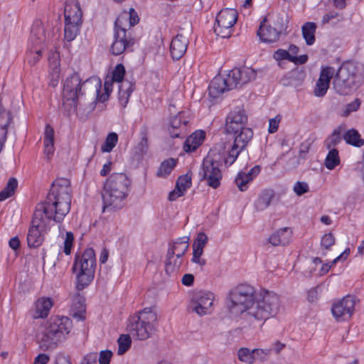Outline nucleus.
<instances>
[{
  "mask_svg": "<svg viewBox=\"0 0 364 364\" xmlns=\"http://www.w3.org/2000/svg\"><path fill=\"white\" fill-rule=\"evenodd\" d=\"M114 181L109 177L108 178L105 184L102 191V198L103 201V212H112L114 210L113 196H114Z\"/></svg>",
  "mask_w": 364,
  "mask_h": 364,
  "instance_id": "nucleus-25",
  "label": "nucleus"
},
{
  "mask_svg": "<svg viewBox=\"0 0 364 364\" xmlns=\"http://www.w3.org/2000/svg\"><path fill=\"white\" fill-rule=\"evenodd\" d=\"M205 137V133L203 131H196L186 139L183 144L184 151L187 153L196 151L201 145Z\"/></svg>",
  "mask_w": 364,
  "mask_h": 364,
  "instance_id": "nucleus-31",
  "label": "nucleus"
},
{
  "mask_svg": "<svg viewBox=\"0 0 364 364\" xmlns=\"http://www.w3.org/2000/svg\"><path fill=\"white\" fill-rule=\"evenodd\" d=\"M291 235L290 228H280L269 236V242L273 246L287 245L290 242Z\"/></svg>",
  "mask_w": 364,
  "mask_h": 364,
  "instance_id": "nucleus-26",
  "label": "nucleus"
},
{
  "mask_svg": "<svg viewBox=\"0 0 364 364\" xmlns=\"http://www.w3.org/2000/svg\"><path fill=\"white\" fill-rule=\"evenodd\" d=\"M117 354L123 355L131 348L132 338L129 334H122L117 339Z\"/></svg>",
  "mask_w": 364,
  "mask_h": 364,
  "instance_id": "nucleus-42",
  "label": "nucleus"
},
{
  "mask_svg": "<svg viewBox=\"0 0 364 364\" xmlns=\"http://www.w3.org/2000/svg\"><path fill=\"white\" fill-rule=\"evenodd\" d=\"M81 364H98V355L96 353H90L84 356Z\"/></svg>",
  "mask_w": 364,
  "mask_h": 364,
  "instance_id": "nucleus-58",
  "label": "nucleus"
},
{
  "mask_svg": "<svg viewBox=\"0 0 364 364\" xmlns=\"http://www.w3.org/2000/svg\"><path fill=\"white\" fill-rule=\"evenodd\" d=\"M229 74L226 75L215 76L210 82L208 87L209 95L212 98H218L224 92L232 90L234 86H230L232 84L230 79H229Z\"/></svg>",
  "mask_w": 364,
  "mask_h": 364,
  "instance_id": "nucleus-19",
  "label": "nucleus"
},
{
  "mask_svg": "<svg viewBox=\"0 0 364 364\" xmlns=\"http://www.w3.org/2000/svg\"><path fill=\"white\" fill-rule=\"evenodd\" d=\"M280 117H275L274 118L270 119L269 120V128L268 131L269 133H274L277 131L279 127V124L280 122Z\"/></svg>",
  "mask_w": 364,
  "mask_h": 364,
  "instance_id": "nucleus-59",
  "label": "nucleus"
},
{
  "mask_svg": "<svg viewBox=\"0 0 364 364\" xmlns=\"http://www.w3.org/2000/svg\"><path fill=\"white\" fill-rule=\"evenodd\" d=\"M280 35L272 24H268L267 18L261 21L257 31V36L262 41L266 43L275 42L279 40Z\"/></svg>",
  "mask_w": 364,
  "mask_h": 364,
  "instance_id": "nucleus-23",
  "label": "nucleus"
},
{
  "mask_svg": "<svg viewBox=\"0 0 364 364\" xmlns=\"http://www.w3.org/2000/svg\"><path fill=\"white\" fill-rule=\"evenodd\" d=\"M293 190L297 196H301L309 191V186L306 182L297 181L294 183Z\"/></svg>",
  "mask_w": 364,
  "mask_h": 364,
  "instance_id": "nucleus-51",
  "label": "nucleus"
},
{
  "mask_svg": "<svg viewBox=\"0 0 364 364\" xmlns=\"http://www.w3.org/2000/svg\"><path fill=\"white\" fill-rule=\"evenodd\" d=\"M130 181L124 173H115V208L120 209L126 204Z\"/></svg>",
  "mask_w": 364,
  "mask_h": 364,
  "instance_id": "nucleus-17",
  "label": "nucleus"
},
{
  "mask_svg": "<svg viewBox=\"0 0 364 364\" xmlns=\"http://www.w3.org/2000/svg\"><path fill=\"white\" fill-rule=\"evenodd\" d=\"M360 106V100L359 99H355L354 101L348 103L346 106V109L343 112V115L347 117L351 112L357 111Z\"/></svg>",
  "mask_w": 364,
  "mask_h": 364,
  "instance_id": "nucleus-53",
  "label": "nucleus"
},
{
  "mask_svg": "<svg viewBox=\"0 0 364 364\" xmlns=\"http://www.w3.org/2000/svg\"><path fill=\"white\" fill-rule=\"evenodd\" d=\"M50 357L46 353L38 354L34 359L33 364H47L49 362Z\"/></svg>",
  "mask_w": 364,
  "mask_h": 364,
  "instance_id": "nucleus-60",
  "label": "nucleus"
},
{
  "mask_svg": "<svg viewBox=\"0 0 364 364\" xmlns=\"http://www.w3.org/2000/svg\"><path fill=\"white\" fill-rule=\"evenodd\" d=\"M200 175L202 176V180L205 181L210 187L213 188H218L223 178L220 163L209 157L204 159Z\"/></svg>",
  "mask_w": 364,
  "mask_h": 364,
  "instance_id": "nucleus-12",
  "label": "nucleus"
},
{
  "mask_svg": "<svg viewBox=\"0 0 364 364\" xmlns=\"http://www.w3.org/2000/svg\"><path fill=\"white\" fill-rule=\"evenodd\" d=\"M336 239L331 232L325 234L321 240V246L326 250H328L335 244Z\"/></svg>",
  "mask_w": 364,
  "mask_h": 364,
  "instance_id": "nucleus-50",
  "label": "nucleus"
},
{
  "mask_svg": "<svg viewBox=\"0 0 364 364\" xmlns=\"http://www.w3.org/2000/svg\"><path fill=\"white\" fill-rule=\"evenodd\" d=\"M70 314L78 321H82L86 318L85 298L80 294H75L72 297Z\"/></svg>",
  "mask_w": 364,
  "mask_h": 364,
  "instance_id": "nucleus-24",
  "label": "nucleus"
},
{
  "mask_svg": "<svg viewBox=\"0 0 364 364\" xmlns=\"http://www.w3.org/2000/svg\"><path fill=\"white\" fill-rule=\"evenodd\" d=\"M208 240V236L204 232H199L194 240L193 246L204 248Z\"/></svg>",
  "mask_w": 364,
  "mask_h": 364,
  "instance_id": "nucleus-54",
  "label": "nucleus"
},
{
  "mask_svg": "<svg viewBox=\"0 0 364 364\" xmlns=\"http://www.w3.org/2000/svg\"><path fill=\"white\" fill-rule=\"evenodd\" d=\"M73 328V322L67 316H54L45 322L41 331L36 334L43 350L53 349L58 343L65 340Z\"/></svg>",
  "mask_w": 364,
  "mask_h": 364,
  "instance_id": "nucleus-5",
  "label": "nucleus"
},
{
  "mask_svg": "<svg viewBox=\"0 0 364 364\" xmlns=\"http://www.w3.org/2000/svg\"><path fill=\"white\" fill-rule=\"evenodd\" d=\"M82 11L77 0H66L64 9L65 39L73 41L80 32L82 23Z\"/></svg>",
  "mask_w": 364,
  "mask_h": 364,
  "instance_id": "nucleus-10",
  "label": "nucleus"
},
{
  "mask_svg": "<svg viewBox=\"0 0 364 364\" xmlns=\"http://www.w3.org/2000/svg\"><path fill=\"white\" fill-rule=\"evenodd\" d=\"M243 149L244 148L240 147L238 144L233 142L230 149L228 151V156L224 160L225 165H232Z\"/></svg>",
  "mask_w": 364,
  "mask_h": 364,
  "instance_id": "nucleus-43",
  "label": "nucleus"
},
{
  "mask_svg": "<svg viewBox=\"0 0 364 364\" xmlns=\"http://www.w3.org/2000/svg\"><path fill=\"white\" fill-rule=\"evenodd\" d=\"M274 58L277 60H288L290 61V59L292 58V55L286 50L278 49L274 53Z\"/></svg>",
  "mask_w": 364,
  "mask_h": 364,
  "instance_id": "nucleus-56",
  "label": "nucleus"
},
{
  "mask_svg": "<svg viewBox=\"0 0 364 364\" xmlns=\"http://www.w3.org/2000/svg\"><path fill=\"white\" fill-rule=\"evenodd\" d=\"M260 167L255 166L247 172H240L235 178V183L241 191H245L247 188V183L253 180V178L259 174Z\"/></svg>",
  "mask_w": 364,
  "mask_h": 364,
  "instance_id": "nucleus-27",
  "label": "nucleus"
},
{
  "mask_svg": "<svg viewBox=\"0 0 364 364\" xmlns=\"http://www.w3.org/2000/svg\"><path fill=\"white\" fill-rule=\"evenodd\" d=\"M18 182L14 177H11L3 190L0 191V201H4L12 197L18 188Z\"/></svg>",
  "mask_w": 364,
  "mask_h": 364,
  "instance_id": "nucleus-34",
  "label": "nucleus"
},
{
  "mask_svg": "<svg viewBox=\"0 0 364 364\" xmlns=\"http://www.w3.org/2000/svg\"><path fill=\"white\" fill-rule=\"evenodd\" d=\"M141 141L135 146L134 154L137 156H141L146 153L148 150V141L146 133L142 132L141 133Z\"/></svg>",
  "mask_w": 364,
  "mask_h": 364,
  "instance_id": "nucleus-46",
  "label": "nucleus"
},
{
  "mask_svg": "<svg viewBox=\"0 0 364 364\" xmlns=\"http://www.w3.org/2000/svg\"><path fill=\"white\" fill-rule=\"evenodd\" d=\"M228 74L229 79L232 82L230 86H234L235 88L249 82L256 77V71L249 67L235 68L230 70Z\"/></svg>",
  "mask_w": 364,
  "mask_h": 364,
  "instance_id": "nucleus-18",
  "label": "nucleus"
},
{
  "mask_svg": "<svg viewBox=\"0 0 364 364\" xmlns=\"http://www.w3.org/2000/svg\"><path fill=\"white\" fill-rule=\"evenodd\" d=\"M247 128L246 127H242V125H239L238 123H233L231 119L227 117L226 119V124H225V131L228 134H236L242 130V129Z\"/></svg>",
  "mask_w": 364,
  "mask_h": 364,
  "instance_id": "nucleus-49",
  "label": "nucleus"
},
{
  "mask_svg": "<svg viewBox=\"0 0 364 364\" xmlns=\"http://www.w3.org/2000/svg\"><path fill=\"white\" fill-rule=\"evenodd\" d=\"M308 60V55H301L300 56H294L292 55L291 59H290V62L294 63L295 64H304Z\"/></svg>",
  "mask_w": 364,
  "mask_h": 364,
  "instance_id": "nucleus-64",
  "label": "nucleus"
},
{
  "mask_svg": "<svg viewBox=\"0 0 364 364\" xmlns=\"http://www.w3.org/2000/svg\"><path fill=\"white\" fill-rule=\"evenodd\" d=\"M253 351L255 360L258 359L259 360L264 361L267 359V357L270 354L271 349L255 348L253 349Z\"/></svg>",
  "mask_w": 364,
  "mask_h": 364,
  "instance_id": "nucleus-57",
  "label": "nucleus"
},
{
  "mask_svg": "<svg viewBox=\"0 0 364 364\" xmlns=\"http://www.w3.org/2000/svg\"><path fill=\"white\" fill-rule=\"evenodd\" d=\"M237 358L241 362L247 364H252L255 360L253 350H250L249 348L245 347L240 348L237 350Z\"/></svg>",
  "mask_w": 364,
  "mask_h": 364,
  "instance_id": "nucleus-44",
  "label": "nucleus"
},
{
  "mask_svg": "<svg viewBox=\"0 0 364 364\" xmlns=\"http://www.w3.org/2000/svg\"><path fill=\"white\" fill-rule=\"evenodd\" d=\"M114 83V69L109 68L105 78L103 92L101 87V80L96 76H92L82 81L79 74L73 73L66 77L63 81V107L68 115L75 112L78 101L82 97L83 86L87 84L92 85L95 88L97 101L105 102L109 97L112 91Z\"/></svg>",
  "mask_w": 364,
  "mask_h": 364,
  "instance_id": "nucleus-4",
  "label": "nucleus"
},
{
  "mask_svg": "<svg viewBox=\"0 0 364 364\" xmlns=\"http://www.w3.org/2000/svg\"><path fill=\"white\" fill-rule=\"evenodd\" d=\"M158 326V316L152 308H145L130 316L127 330L138 340L145 341L151 337Z\"/></svg>",
  "mask_w": 364,
  "mask_h": 364,
  "instance_id": "nucleus-6",
  "label": "nucleus"
},
{
  "mask_svg": "<svg viewBox=\"0 0 364 364\" xmlns=\"http://www.w3.org/2000/svg\"><path fill=\"white\" fill-rule=\"evenodd\" d=\"M60 37V28L49 21L36 19L33 21L27 46V59L31 65L39 61L46 48H51L48 56L49 85L53 87L58 84L60 77V54L55 50Z\"/></svg>",
  "mask_w": 364,
  "mask_h": 364,
  "instance_id": "nucleus-3",
  "label": "nucleus"
},
{
  "mask_svg": "<svg viewBox=\"0 0 364 364\" xmlns=\"http://www.w3.org/2000/svg\"><path fill=\"white\" fill-rule=\"evenodd\" d=\"M54 152V130L50 124H46L43 137V153L47 160L51 159Z\"/></svg>",
  "mask_w": 364,
  "mask_h": 364,
  "instance_id": "nucleus-29",
  "label": "nucleus"
},
{
  "mask_svg": "<svg viewBox=\"0 0 364 364\" xmlns=\"http://www.w3.org/2000/svg\"><path fill=\"white\" fill-rule=\"evenodd\" d=\"M357 301L355 296L347 295L334 303L331 307V312L336 320L343 321L350 319L354 312Z\"/></svg>",
  "mask_w": 364,
  "mask_h": 364,
  "instance_id": "nucleus-15",
  "label": "nucleus"
},
{
  "mask_svg": "<svg viewBox=\"0 0 364 364\" xmlns=\"http://www.w3.org/2000/svg\"><path fill=\"white\" fill-rule=\"evenodd\" d=\"M54 305V299L50 296H41L33 303L29 314L33 319L46 318Z\"/></svg>",
  "mask_w": 364,
  "mask_h": 364,
  "instance_id": "nucleus-16",
  "label": "nucleus"
},
{
  "mask_svg": "<svg viewBox=\"0 0 364 364\" xmlns=\"http://www.w3.org/2000/svg\"><path fill=\"white\" fill-rule=\"evenodd\" d=\"M188 43V38L181 33L176 35L172 39L170 44V53L173 60H178L184 55Z\"/></svg>",
  "mask_w": 364,
  "mask_h": 364,
  "instance_id": "nucleus-22",
  "label": "nucleus"
},
{
  "mask_svg": "<svg viewBox=\"0 0 364 364\" xmlns=\"http://www.w3.org/2000/svg\"><path fill=\"white\" fill-rule=\"evenodd\" d=\"M214 295L210 291H199L196 292L191 302V311L198 316L210 314L213 311Z\"/></svg>",
  "mask_w": 364,
  "mask_h": 364,
  "instance_id": "nucleus-14",
  "label": "nucleus"
},
{
  "mask_svg": "<svg viewBox=\"0 0 364 364\" xmlns=\"http://www.w3.org/2000/svg\"><path fill=\"white\" fill-rule=\"evenodd\" d=\"M11 121V116L10 112L0 105V152L6 141L8 126Z\"/></svg>",
  "mask_w": 364,
  "mask_h": 364,
  "instance_id": "nucleus-30",
  "label": "nucleus"
},
{
  "mask_svg": "<svg viewBox=\"0 0 364 364\" xmlns=\"http://www.w3.org/2000/svg\"><path fill=\"white\" fill-rule=\"evenodd\" d=\"M55 364H72L68 356L59 353L56 355Z\"/></svg>",
  "mask_w": 364,
  "mask_h": 364,
  "instance_id": "nucleus-62",
  "label": "nucleus"
},
{
  "mask_svg": "<svg viewBox=\"0 0 364 364\" xmlns=\"http://www.w3.org/2000/svg\"><path fill=\"white\" fill-rule=\"evenodd\" d=\"M234 142L238 144L242 148H245L253 136V132L250 128L242 129L240 132L235 134Z\"/></svg>",
  "mask_w": 364,
  "mask_h": 364,
  "instance_id": "nucleus-37",
  "label": "nucleus"
},
{
  "mask_svg": "<svg viewBox=\"0 0 364 364\" xmlns=\"http://www.w3.org/2000/svg\"><path fill=\"white\" fill-rule=\"evenodd\" d=\"M176 165V160L168 159L163 161L157 171V176L159 177H166L171 173Z\"/></svg>",
  "mask_w": 364,
  "mask_h": 364,
  "instance_id": "nucleus-41",
  "label": "nucleus"
},
{
  "mask_svg": "<svg viewBox=\"0 0 364 364\" xmlns=\"http://www.w3.org/2000/svg\"><path fill=\"white\" fill-rule=\"evenodd\" d=\"M227 117L231 119L233 123H238L239 125H242V127H245L247 122V117L245 114L244 109L240 107H237L230 112Z\"/></svg>",
  "mask_w": 364,
  "mask_h": 364,
  "instance_id": "nucleus-39",
  "label": "nucleus"
},
{
  "mask_svg": "<svg viewBox=\"0 0 364 364\" xmlns=\"http://www.w3.org/2000/svg\"><path fill=\"white\" fill-rule=\"evenodd\" d=\"M191 186V176L186 173L178 177L176 181V187L183 191L184 193Z\"/></svg>",
  "mask_w": 364,
  "mask_h": 364,
  "instance_id": "nucleus-47",
  "label": "nucleus"
},
{
  "mask_svg": "<svg viewBox=\"0 0 364 364\" xmlns=\"http://www.w3.org/2000/svg\"><path fill=\"white\" fill-rule=\"evenodd\" d=\"M335 70L333 67L327 66L322 68L319 78L316 84L314 94L317 97L326 95L330 84V80L334 75Z\"/></svg>",
  "mask_w": 364,
  "mask_h": 364,
  "instance_id": "nucleus-21",
  "label": "nucleus"
},
{
  "mask_svg": "<svg viewBox=\"0 0 364 364\" xmlns=\"http://www.w3.org/2000/svg\"><path fill=\"white\" fill-rule=\"evenodd\" d=\"M95 266V253L92 248H87L81 256H76L73 271L76 277L77 290H82L93 280Z\"/></svg>",
  "mask_w": 364,
  "mask_h": 364,
  "instance_id": "nucleus-7",
  "label": "nucleus"
},
{
  "mask_svg": "<svg viewBox=\"0 0 364 364\" xmlns=\"http://www.w3.org/2000/svg\"><path fill=\"white\" fill-rule=\"evenodd\" d=\"M189 237L184 236L176 239V241L168 245L167 252L177 257L181 258L188 249Z\"/></svg>",
  "mask_w": 364,
  "mask_h": 364,
  "instance_id": "nucleus-28",
  "label": "nucleus"
},
{
  "mask_svg": "<svg viewBox=\"0 0 364 364\" xmlns=\"http://www.w3.org/2000/svg\"><path fill=\"white\" fill-rule=\"evenodd\" d=\"M341 127L335 129L332 134L325 140V146L328 149H334L333 147L341 143L342 140Z\"/></svg>",
  "mask_w": 364,
  "mask_h": 364,
  "instance_id": "nucleus-38",
  "label": "nucleus"
},
{
  "mask_svg": "<svg viewBox=\"0 0 364 364\" xmlns=\"http://www.w3.org/2000/svg\"><path fill=\"white\" fill-rule=\"evenodd\" d=\"M194 282V276L191 274H186L183 275L181 282L183 285L191 287Z\"/></svg>",
  "mask_w": 364,
  "mask_h": 364,
  "instance_id": "nucleus-63",
  "label": "nucleus"
},
{
  "mask_svg": "<svg viewBox=\"0 0 364 364\" xmlns=\"http://www.w3.org/2000/svg\"><path fill=\"white\" fill-rule=\"evenodd\" d=\"M74 242V235L73 233L70 231H68L65 233V236L64 237L63 245L62 247L63 252L65 254L67 257L70 255L71 250L73 247Z\"/></svg>",
  "mask_w": 364,
  "mask_h": 364,
  "instance_id": "nucleus-48",
  "label": "nucleus"
},
{
  "mask_svg": "<svg viewBox=\"0 0 364 364\" xmlns=\"http://www.w3.org/2000/svg\"><path fill=\"white\" fill-rule=\"evenodd\" d=\"M188 120L184 112H179L170 119L168 132L172 138L183 137L187 131Z\"/></svg>",
  "mask_w": 364,
  "mask_h": 364,
  "instance_id": "nucleus-20",
  "label": "nucleus"
},
{
  "mask_svg": "<svg viewBox=\"0 0 364 364\" xmlns=\"http://www.w3.org/2000/svg\"><path fill=\"white\" fill-rule=\"evenodd\" d=\"M112 357V352L109 350H102L98 356L99 364H109Z\"/></svg>",
  "mask_w": 364,
  "mask_h": 364,
  "instance_id": "nucleus-55",
  "label": "nucleus"
},
{
  "mask_svg": "<svg viewBox=\"0 0 364 364\" xmlns=\"http://www.w3.org/2000/svg\"><path fill=\"white\" fill-rule=\"evenodd\" d=\"M184 194L183 191L175 187V188L169 193L168 198L170 201H173L178 198L183 196Z\"/></svg>",
  "mask_w": 364,
  "mask_h": 364,
  "instance_id": "nucleus-61",
  "label": "nucleus"
},
{
  "mask_svg": "<svg viewBox=\"0 0 364 364\" xmlns=\"http://www.w3.org/2000/svg\"><path fill=\"white\" fill-rule=\"evenodd\" d=\"M329 151L325 159V166L329 170H333L340 164L338 151L336 149H328Z\"/></svg>",
  "mask_w": 364,
  "mask_h": 364,
  "instance_id": "nucleus-40",
  "label": "nucleus"
},
{
  "mask_svg": "<svg viewBox=\"0 0 364 364\" xmlns=\"http://www.w3.org/2000/svg\"><path fill=\"white\" fill-rule=\"evenodd\" d=\"M343 137L345 141L351 146L361 147L364 145V140L360 138V135L356 129H348L343 134Z\"/></svg>",
  "mask_w": 364,
  "mask_h": 364,
  "instance_id": "nucleus-35",
  "label": "nucleus"
},
{
  "mask_svg": "<svg viewBox=\"0 0 364 364\" xmlns=\"http://www.w3.org/2000/svg\"><path fill=\"white\" fill-rule=\"evenodd\" d=\"M254 288L240 284L229 292L228 307L232 314H243L250 322L266 321L275 316L279 309V299L273 291L263 290L254 295Z\"/></svg>",
  "mask_w": 364,
  "mask_h": 364,
  "instance_id": "nucleus-2",
  "label": "nucleus"
},
{
  "mask_svg": "<svg viewBox=\"0 0 364 364\" xmlns=\"http://www.w3.org/2000/svg\"><path fill=\"white\" fill-rule=\"evenodd\" d=\"M125 73L124 66L122 63L115 66V82L119 83L118 101L122 107H126L134 90V84L128 80H124Z\"/></svg>",
  "mask_w": 364,
  "mask_h": 364,
  "instance_id": "nucleus-13",
  "label": "nucleus"
},
{
  "mask_svg": "<svg viewBox=\"0 0 364 364\" xmlns=\"http://www.w3.org/2000/svg\"><path fill=\"white\" fill-rule=\"evenodd\" d=\"M316 23L306 22L302 26V35L308 46H311L315 42Z\"/></svg>",
  "mask_w": 364,
  "mask_h": 364,
  "instance_id": "nucleus-36",
  "label": "nucleus"
},
{
  "mask_svg": "<svg viewBox=\"0 0 364 364\" xmlns=\"http://www.w3.org/2000/svg\"><path fill=\"white\" fill-rule=\"evenodd\" d=\"M238 14L233 9H222L217 15L214 26L215 33L223 38H230L232 34L233 26L237 20Z\"/></svg>",
  "mask_w": 364,
  "mask_h": 364,
  "instance_id": "nucleus-11",
  "label": "nucleus"
},
{
  "mask_svg": "<svg viewBox=\"0 0 364 364\" xmlns=\"http://www.w3.org/2000/svg\"><path fill=\"white\" fill-rule=\"evenodd\" d=\"M360 77L358 74L357 67L352 63H343L336 72L333 79V87L341 95H346L357 87Z\"/></svg>",
  "mask_w": 364,
  "mask_h": 364,
  "instance_id": "nucleus-9",
  "label": "nucleus"
},
{
  "mask_svg": "<svg viewBox=\"0 0 364 364\" xmlns=\"http://www.w3.org/2000/svg\"><path fill=\"white\" fill-rule=\"evenodd\" d=\"M113 148H114V132H110L108 134L105 143L101 146V151L103 153H109V152L112 151Z\"/></svg>",
  "mask_w": 364,
  "mask_h": 364,
  "instance_id": "nucleus-52",
  "label": "nucleus"
},
{
  "mask_svg": "<svg viewBox=\"0 0 364 364\" xmlns=\"http://www.w3.org/2000/svg\"><path fill=\"white\" fill-rule=\"evenodd\" d=\"M123 21H128V25L131 27L139 23V18L135 10L131 8L129 12L124 11L115 20V55L122 53L135 43L134 38L127 32L125 28L122 27Z\"/></svg>",
  "mask_w": 364,
  "mask_h": 364,
  "instance_id": "nucleus-8",
  "label": "nucleus"
},
{
  "mask_svg": "<svg viewBox=\"0 0 364 364\" xmlns=\"http://www.w3.org/2000/svg\"><path fill=\"white\" fill-rule=\"evenodd\" d=\"M182 259L167 252L165 262V271L169 276H175L179 271Z\"/></svg>",
  "mask_w": 364,
  "mask_h": 364,
  "instance_id": "nucleus-33",
  "label": "nucleus"
},
{
  "mask_svg": "<svg viewBox=\"0 0 364 364\" xmlns=\"http://www.w3.org/2000/svg\"><path fill=\"white\" fill-rule=\"evenodd\" d=\"M274 197V192L271 189L263 190L255 202V207L257 210L262 211L267 209L271 204Z\"/></svg>",
  "mask_w": 364,
  "mask_h": 364,
  "instance_id": "nucleus-32",
  "label": "nucleus"
},
{
  "mask_svg": "<svg viewBox=\"0 0 364 364\" xmlns=\"http://www.w3.org/2000/svg\"><path fill=\"white\" fill-rule=\"evenodd\" d=\"M72 189L66 178H58L52 184L45 202L36 208L27 235L28 245L38 247L43 234L52 223L61 222L70 210Z\"/></svg>",
  "mask_w": 364,
  "mask_h": 364,
  "instance_id": "nucleus-1",
  "label": "nucleus"
},
{
  "mask_svg": "<svg viewBox=\"0 0 364 364\" xmlns=\"http://www.w3.org/2000/svg\"><path fill=\"white\" fill-rule=\"evenodd\" d=\"M288 19L287 16L281 14H277L274 16L272 26L282 34L285 32L287 28Z\"/></svg>",
  "mask_w": 364,
  "mask_h": 364,
  "instance_id": "nucleus-45",
  "label": "nucleus"
}]
</instances>
